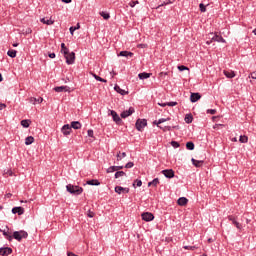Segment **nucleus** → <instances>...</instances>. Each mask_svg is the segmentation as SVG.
I'll return each instance as SVG.
<instances>
[{"mask_svg":"<svg viewBox=\"0 0 256 256\" xmlns=\"http://www.w3.org/2000/svg\"><path fill=\"white\" fill-rule=\"evenodd\" d=\"M66 189L68 193H71V195H81V193H83V189L81 187L72 184H68Z\"/></svg>","mask_w":256,"mask_h":256,"instance_id":"nucleus-1","label":"nucleus"},{"mask_svg":"<svg viewBox=\"0 0 256 256\" xmlns=\"http://www.w3.org/2000/svg\"><path fill=\"white\" fill-rule=\"evenodd\" d=\"M28 236L29 234L24 230L15 231L13 233V237L16 239V241H21V239H27Z\"/></svg>","mask_w":256,"mask_h":256,"instance_id":"nucleus-2","label":"nucleus"},{"mask_svg":"<svg viewBox=\"0 0 256 256\" xmlns=\"http://www.w3.org/2000/svg\"><path fill=\"white\" fill-rule=\"evenodd\" d=\"M108 115H111V117L113 118V121L117 125H121V123H123V120H121V117H119V114H117V112H115V110H109Z\"/></svg>","mask_w":256,"mask_h":256,"instance_id":"nucleus-3","label":"nucleus"},{"mask_svg":"<svg viewBox=\"0 0 256 256\" xmlns=\"http://www.w3.org/2000/svg\"><path fill=\"white\" fill-rule=\"evenodd\" d=\"M147 127V120L146 119H138L136 121V129L137 131H143Z\"/></svg>","mask_w":256,"mask_h":256,"instance_id":"nucleus-4","label":"nucleus"},{"mask_svg":"<svg viewBox=\"0 0 256 256\" xmlns=\"http://www.w3.org/2000/svg\"><path fill=\"white\" fill-rule=\"evenodd\" d=\"M64 57L68 65H73V63H75V52H68L67 54H64Z\"/></svg>","mask_w":256,"mask_h":256,"instance_id":"nucleus-5","label":"nucleus"},{"mask_svg":"<svg viewBox=\"0 0 256 256\" xmlns=\"http://www.w3.org/2000/svg\"><path fill=\"white\" fill-rule=\"evenodd\" d=\"M56 93H71V88L69 86H58L54 88Z\"/></svg>","mask_w":256,"mask_h":256,"instance_id":"nucleus-6","label":"nucleus"},{"mask_svg":"<svg viewBox=\"0 0 256 256\" xmlns=\"http://www.w3.org/2000/svg\"><path fill=\"white\" fill-rule=\"evenodd\" d=\"M213 41H217V43H225V40L221 36H219L217 34H215L211 38V41H207L206 43H207V45H211V43H213Z\"/></svg>","mask_w":256,"mask_h":256,"instance_id":"nucleus-7","label":"nucleus"},{"mask_svg":"<svg viewBox=\"0 0 256 256\" xmlns=\"http://www.w3.org/2000/svg\"><path fill=\"white\" fill-rule=\"evenodd\" d=\"M162 175L166 176L168 179H173V177H175V171H173V169H166L162 171Z\"/></svg>","mask_w":256,"mask_h":256,"instance_id":"nucleus-8","label":"nucleus"},{"mask_svg":"<svg viewBox=\"0 0 256 256\" xmlns=\"http://www.w3.org/2000/svg\"><path fill=\"white\" fill-rule=\"evenodd\" d=\"M135 113L134 108H129V110L123 111L120 115L122 119H127V117H130V115H133Z\"/></svg>","mask_w":256,"mask_h":256,"instance_id":"nucleus-9","label":"nucleus"},{"mask_svg":"<svg viewBox=\"0 0 256 256\" xmlns=\"http://www.w3.org/2000/svg\"><path fill=\"white\" fill-rule=\"evenodd\" d=\"M142 219L143 221H153L155 219V216L151 212H144L142 213Z\"/></svg>","mask_w":256,"mask_h":256,"instance_id":"nucleus-10","label":"nucleus"},{"mask_svg":"<svg viewBox=\"0 0 256 256\" xmlns=\"http://www.w3.org/2000/svg\"><path fill=\"white\" fill-rule=\"evenodd\" d=\"M61 131H62L63 135H65V137H67V135H71L72 129L69 124H66L62 127Z\"/></svg>","mask_w":256,"mask_h":256,"instance_id":"nucleus-11","label":"nucleus"},{"mask_svg":"<svg viewBox=\"0 0 256 256\" xmlns=\"http://www.w3.org/2000/svg\"><path fill=\"white\" fill-rule=\"evenodd\" d=\"M12 253H13V250L9 247L0 248V255H2V256L11 255Z\"/></svg>","mask_w":256,"mask_h":256,"instance_id":"nucleus-12","label":"nucleus"},{"mask_svg":"<svg viewBox=\"0 0 256 256\" xmlns=\"http://www.w3.org/2000/svg\"><path fill=\"white\" fill-rule=\"evenodd\" d=\"M115 193H118V195H121V193H129V188H123L121 186H116Z\"/></svg>","mask_w":256,"mask_h":256,"instance_id":"nucleus-13","label":"nucleus"},{"mask_svg":"<svg viewBox=\"0 0 256 256\" xmlns=\"http://www.w3.org/2000/svg\"><path fill=\"white\" fill-rule=\"evenodd\" d=\"M199 99H201V94H199V93H192L190 96V101L192 103H197V101H199Z\"/></svg>","mask_w":256,"mask_h":256,"instance_id":"nucleus-14","label":"nucleus"},{"mask_svg":"<svg viewBox=\"0 0 256 256\" xmlns=\"http://www.w3.org/2000/svg\"><path fill=\"white\" fill-rule=\"evenodd\" d=\"M12 213L15 215V214H18V215H23V213H25V209L23 207H14L12 209Z\"/></svg>","mask_w":256,"mask_h":256,"instance_id":"nucleus-15","label":"nucleus"},{"mask_svg":"<svg viewBox=\"0 0 256 256\" xmlns=\"http://www.w3.org/2000/svg\"><path fill=\"white\" fill-rule=\"evenodd\" d=\"M224 75L228 79H233V77H235V72L232 70H224Z\"/></svg>","mask_w":256,"mask_h":256,"instance_id":"nucleus-16","label":"nucleus"},{"mask_svg":"<svg viewBox=\"0 0 256 256\" xmlns=\"http://www.w3.org/2000/svg\"><path fill=\"white\" fill-rule=\"evenodd\" d=\"M29 102L32 103V105H35L36 103H43V98H41V97H39V98L31 97L29 99Z\"/></svg>","mask_w":256,"mask_h":256,"instance_id":"nucleus-17","label":"nucleus"},{"mask_svg":"<svg viewBox=\"0 0 256 256\" xmlns=\"http://www.w3.org/2000/svg\"><path fill=\"white\" fill-rule=\"evenodd\" d=\"M118 57H133V53L132 52H129V51H121L119 54H118Z\"/></svg>","mask_w":256,"mask_h":256,"instance_id":"nucleus-18","label":"nucleus"},{"mask_svg":"<svg viewBox=\"0 0 256 256\" xmlns=\"http://www.w3.org/2000/svg\"><path fill=\"white\" fill-rule=\"evenodd\" d=\"M228 219L229 221H232L233 225H235L237 229H241V224L235 220V217L229 216Z\"/></svg>","mask_w":256,"mask_h":256,"instance_id":"nucleus-19","label":"nucleus"},{"mask_svg":"<svg viewBox=\"0 0 256 256\" xmlns=\"http://www.w3.org/2000/svg\"><path fill=\"white\" fill-rule=\"evenodd\" d=\"M171 120V118H161V119H159L158 121H154V125H157V127H160V129H163L161 126H159V125H161V123H165V121H170Z\"/></svg>","mask_w":256,"mask_h":256,"instance_id":"nucleus-20","label":"nucleus"},{"mask_svg":"<svg viewBox=\"0 0 256 256\" xmlns=\"http://www.w3.org/2000/svg\"><path fill=\"white\" fill-rule=\"evenodd\" d=\"M71 129H81V122L79 121H73L71 122Z\"/></svg>","mask_w":256,"mask_h":256,"instance_id":"nucleus-21","label":"nucleus"},{"mask_svg":"<svg viewBox=\"0 0 256 256\" xmlns=\"http://www.w3.org/2000/svg\"><path fill=\"white\" fill-rule=\"evenodd\" d=\"M194 167H202L203 160H195L194 158L191 159Z\"/></svg>","mask_w":256,"mask_h":256,"instance_id":"nucleus-22","label":"nucleus"},{"mask_svg":"<svg viewBox=\"0 0 256 256\" xmlns=\"http://www.w3.org/2000/svg\"><path fill=\"white\" fill-rule=\"evenodd\" d=\"M160 107H175L177 105V102H168V103H158Z\"/></svg>","mask_w":256,"mask_h":256,"instance_id":"nucleus-23","label":"nucleus"},{"mask_svg":"<svg viewBox=\"0 0 256 256\" xmlns=\"http://www.w3.org/2000/svg\"><path fill=\"white\" fill-rule=\"evenodd\" d=\"M40 21H41V23H44V25H53L55 23V21L51 20V18L48 20L45 18H42V19H40Z\"/></svg>","mask_w":256,"mask_h":256,"instance_id":"nucleus-24","label":"nucleus"},{"mask_svg":"<svg viewBox=\"0 0 256 256\" xmlns=\"http://www.w3.org/2000/svg\"><path fill=\"white\" fill-rule=\"evenodd\" d=\"M188 201L189 200L187 198L181 197L178 199V205H181V206L187 205Z\"/></svg>","mask_w":256,"mask_h":256,"instance_id":"nucleus-25","label":"nucleus"},{"mask_svg":"<svg viewBox=\"0 0 256 256\" xmlns=\"http://www.w3.org/2000/svg\"><path fill=\"white\" fill-rule=\"evenodd\" d=\"M138 77L139 79H149V77H151V73H147V72L140 73L138 74Z\"/></svg>","mask_w":256,"mask_h":256,"instance_id":"nucleus-26","label":"nucleus"},{"mask_svg":"<svg viewBox=\"0 0 256 256\" xmlns=\"http://www.w3.org/2000/svg\"><path fill=\"white\" fill-rule=\"evenodd\" d=\"M114 89H115V91L117 92V93H120V95H127V91H125V90H123V89H121V87H119V86H115L114 87Z\"/></svg>","mask_w":256,"mask_h":256,"instance_id":"nucleus-27","label":"nucleus"},{"mask_svg":"<svg viewBox=\"0 0 256 256\" xmlns=\"http://www.w3.org/2000/svg\"><path fill=\"white\" fill-rule=\"evenodd\" d=\"M61 53H63V55H67V53H69V48L65 46V43L61 44Z\"/></svg>","mask_w":256,"mask_h":256,"instance_id":"nucleus-28","label":"nucleus"},{"mask_svg":"<svg viewBox=\"0 0 256 256\" xmlns=\"http://www.w3.org/2000/svg\"><path fill=\"white\" fill-rule=\"evenodd\" d=\"M34 141H35V138H33V136H28L25 139V145H31Z\"/></svg>","mask_w":256,"mask_h":256,"instance_id":"nucleus-29","label":"nucleus"},{"mask_svg":"<svg viewBox=\"0 0 256 256\" xmlns=\"http://www.w3.org/2000/svg\"><path fill=\"white\" fill-rule=\"evenodd\" d=\"M31 124V120H22L21 121V125L22 127H24L25 129L29 128V125Z\"/></svg>","mask_w":256,"mask_h":256,"instance_id":"nucleus-30","label":"nucleus"},{"mask_svg":"<svg viewBox=\"0 0 256 256\" xmlns=\"http://www.w3.org/2000/svg\"><path fill=\"white\" fill-rule=\"evenodd\" d=\"M8 57H11L12 59H15L17 57V52L15 50H9L7 52Z\"/></svg>","mask_w":256,"mask_h":256,"instance_id":"nucleus-31","label":"nucleus"},{"mask_svg":"<svg viewBox=\"0 0 256 256\" xmlns=\"http://www.w3.org/2000/svg\"><path fill=\"white\" fill-rule=\"evenodd\" d=\"M186 148L189 150V151H193V149H195V144L193 142H187L186 143Z\"/></svg>","mask_w":256,"mask_h":256,"instance_id":"nucleus-32","label":"nucleus"},{"mask_svg":"<svg viewBox=\"0 0 256 256\" xmlns=\"http://www.w3.org/2000/svg\"><path fill=\"white\" fill-rule=\"evenodd\" d=\"M93 77L96 79V81H100L101 83H107V80L101 78L97 74L92 73Z\"/></svg>","mask_w":256,"mask_h":256,"instance_id":"nucleus-33","label":"nucleus"},{"mask_svg":"<svg viewBox=\"0 0 256 256\" xmlns=\"http://www.w3.org/2000/svg\"><path fill=\"white\" fill-rule=\"evenodd\" d=\"M184 120L186 123H193V116L191 114H187Z\"/></svg>","mask_w":256,"mask_h":256,"instance_id":"nucleus-34","label":"nucleus"},{"mask_svg":"<svg viewBox=\"0 0 256 256\" xmlns=\"http://www.w3.org/2000/svg\"><path fill=\"white\" fill-rule=\"evenodd\" d=\"M158 183H159V178H156L152 182L148 183V187H151V185H153L154 187H157Z\"/></svg>","mask_w":256,"mask_h":256,"instance_id":"nucleus-35","label":"nucleus"},{"mask_svg":"<svg viewBox=\"0 0 256 256\" xmlns=\"http://www.w3.org/2000/svg\"><path fill=\"white\" fill-rule=\"evenodd\" d=\"M125 172L123 171H118L115 173V179H119V177H125Z\"/></svg>","mask_w":256,"mask_h":256,"instance_id":"nucleus-36","label":"nucleus"},{"mask_svg":"<svg viewBox=\"0 0 256 256\" xmlns=\"http://www.w3.org/2000/svg\"><path fill=\"white\" fill-rule=\"evenodd\" d=\"M116 157H117V161H121L122 157H127V153L123 152L121 154V152H118Z\"/></svg>","mask_w":256,"mask_h":256,"instance_id":"nucleus-37","label":"nucleus"},{"mask_svg":"<svg viewBox=\"0 0 256 256\" xmlns=\"http://www.w3.org/2000/svg\"><path fill=\"white\" fill-rule=\"evenodd\" d=\"M88 185H101V183L99 182V180H90L87 182Z\"/></svg>","mask_w":256,"mask_h":256,"instance_id":"nucleus-38","label":"nucleus"},{"mask_svg":"<svg viewBox=\"0 0 256 256\" xmlns=\"http://www.w3.org/2000/svg\"><path fill=\"white\" fill-rule=\"evenodd\" d=\"M101 17H103V19L107 20L111 18V15H109V13L106 12H100Z\"/></svg>","mask_w":256,"mask_h":256,"instance_id":"nucleus-39","label":"nucleus"},{"mask_svg":"<svg viewBox=\"0 0 256 256\" xmlns=\"http://www.w3.org/2000/svg\"><path fill=\"white\" fill-rule=\"evenodd\" d=\"M3 235L8 239V241H11L13 239V236L9 234V232L3 231Z\"/></svg>","mask_w":256,"mask_h":256,"instance_id":"nucleus-40","label":"nucleus"},{"mask_svg":"<svg viewBox=\"0 0 256 256\" xmlns=\"http://www.w3.org/2000/svg\"><path fill=\"white\" fill-rule=\"evenodd\" d=\"M239 141L240 143H247V141H249V138L247 136H240Z\"/></svg>","mask_w":256,"mask_h":256,"instance_id":"nucleus-41","label":"nucleus"},{"mask_svg":"<svg viewBox=\"0 0 256 256\" xmlns=\"http://www.w3.org/2000/svg\"><path fill=\"white\" fill-rule=\"evenodd\" d=\"M199 7H200L201 13H205V11H207V8H206V6H205L203 3H201V4L199 5Z\"/></svg>","mask_w":256,"mask_h":256,"instance_id":"nucleus-42","label":"nucleus"},{"mask_svg":"<svg viewBox=\"0 0 256 256\" xmlns=\"http://www.w3.org/2000/svg\"><path fill=\"white\" fill-rule=\"evenodd\" d=\"M171 3H173V1H168V2H164L162 4H160L156 9H161V7H163L164 5H171Z\"/></svg>","mask_w":256,"mask_h":256,"instance_id":"nucleus-43","label":"nucleus"},{"mask_svg":"<svg viewBox=\"0 0 256 256\" xmlns=\"http://www.w3.org/2000/svg\"><path fill=\"white\" fill-rule=\"evenodd\" d=\"M171 145H172V147H174V149H177L180 147L179 142H177V141H172Z\"/></svg>","mask_w":256,"mask_h":256,"instance_id":"nucleus-44","label":"nucleus"},{"mask_svg":"<svg viewBox=\"0 0 256 256\" xmlns=\"http://www.w3.org/2000/svg\"><path fill=\"white\" fill-rule=\"evenodd\" d=\"M128 5H129V7L133 8V7H135V5H139V1H137V0L136 1H131V2H129Z\"/></svg>","mask_w":256,"mask_h":256,"instance_id":"nucleus-45","label":"nucleus"},{"mask_svg":"<svg viewBox=\"0 0 256 256\" xmlns=\"http://www.w3.org/2000/svg\"><path fill=\"white\" fill-rule=\"evenodd\" d=\"M135 184L137 187H141L143 185V182L141 180H135V183L133 184V187H135Z\"/></svg>","mask_w":256,"mask_h":256,"instance_id":"nucleus-46","label":"nucleus"},{"mask_svg":"<svg viewBox=\"0 0 256 256\" xmlns=\"http://www.w3.org/2000/svg\"><path fill=\"white\" fill-rule=\"evenodd\" d=\"M178 69H179L180 71H189V68H187V66H183V65L178 66Z\"/></svg>","mask_w":256,"mask_h":256,"instance_id":"nucleus-47","label":"nucleus"},{"mask_svg":"<svg viewBox=\"0 0 256 256\" xmlns=\"http://www.w3.org/2000/svg\"><path fill=\"white\" fill-rule=\"evenodd\" d=\"M87 217L93 218V217H95V213L93 211L89 210L87 212Z\"/></svg>","mask_w":256,"mask_h":256,"instance_id":"nucleus-48","label":"nucleus"},{"mask_svg":"<svg viewBox=\"0 0 256 256\" xmlns=\"http://www.w3.org/2000/svg\"><path fill=\"white\" fill-rule=\"evenodd\" d=\"M107 173H115V167L111 166L107 169Z\"/></svg>","mask_w":256,"mask_h":256,"instance_id":"nucleus-49","label":"nucleus"},{"mask_svg":"<svg viewBox=\"0 0 256 256\" xmlns=\"http://www.w3.org/2000/svg\"><path fill=\"white\" fill-rule=\"evenodd\" d=\"M207 113H210V115H215V113H217V110H215V109H208Z\"/></svg>","mask_w":256,"mask_h":256,"instance_id":"nucleus-50","label":"nucleus"},{"mask_svg":"<svg viewBox=\"0 0 256 256\" xmlns=\"http://www.w3.org/2000/svg\"><path fill=\"white\" fill-rule=\"evenodd\" d=\"M184 249H189L190 251H195V246H184Z\"/></svg>","mask_w":256,"mask_h":256,"instance_id":"nucleus-51","label":"nucleus"},{"mask_svg":"<svg viewBox=\"0 0 256 256\" xmlns=\"http://www.w3.org/2000/svg\"><path fill=\"white\" fill-rule=\"evenodd\" d=\"M133 165H134L133 162H128L125 167L126 169H131Z\"/></svg>","mask_w":256,"mask_h":256,"instance_id":"nucleus-52","label":"nucleus"},{"mask_svg":"<svg viewBox=\"0 0 256 256\" xmlns=\"http://www.w3.org/2000/svg\"><path fill=\"white\" fill-rule=\"evenodd\" d=\"M219 127H225V125H223V124H215L213 126V129H219Z\"/></svg>","mask_w":256,"mask_h":256,"instance_id":"nucleus-53","label":"nucleus"},{"mask_svg":"<svg viewBox=\"0 0 256 256\" xmlns=\"http://www.w3.org/2000/svg\"><path fill=\"white\" fill-rule=\"evenodd\" d=\"M71 35H73V33H75V31H77V28H74V26L70 27L69 29Z\"/></svg>","mask_w":256,"mask_h":256,"instance_id":"nucleus-54","label":"nucleus"},{"mask_svg":"<svg viewBox=\"0 0 256 256\" xmlns=\"http://www.w3.org/2000/svg\"><path fill=\"white\" fill-rule=\"evenodd\" d=\"M4 175H9L10 177H12V176H13V171L7 170V171L4 173Z\"/></svg>","mask_w":256,"mask_h":256,"instance_id":"nucleus-55","label":"nucleus"},{"mask_svg":"<svg viewBox=\"0 0 256 256\" xmlns=\"http://www.w3.org/2000/svg\"><path fill=\"white\" fill-rule=\"evenodd\" d=\"M114 167V171H121V169H123V166H113Z\"/></svg>","mask_w":256,"mask_h":256,"instance_id":"nucleus-56","label":"nucleus"},{"mask_svg":"<svg viewBox=\"0 0 256 256\" xmlns=\"http://www.w3.org/2000/svg\"><path fill=\"white\" fill-rule=\"evenodd\" d=\"M167 75V72H161L159 74V77H161L162 79H165V76Z\"/></svg>","mask_w":256,"mask_h":256,"instance_id":"nucleus-57","label":"nucleus"},{"mask_svg":"<svg viewBox=\"0 0 256 256\" xmlns=\"http://www.w3.org/2000/svg\"><path fill=\"white\" fill-rule=\"evenodd\" d=\"M249 77L251 79H256V72H252Z\"/></svg>","mask_w":256,"mask_h":256,"instance_id":"nucleus-58","label":"nucleus"},{"mask_svg":"<svg viewBox=\"0 0 256 256\" xmlns=\"http://www.w3.org/2000/svg\"><path fill=\"white\" fill-rule=\"evenodd\" d=\"M5 107H7V105L0 103V111H3V109H5Z\"/></svg>","mask_w":256,"mask_h":256,"instance_id":"nucleus-59","label":"nucleus"},{"mask_svg":"<svg viewBox=\"0 0 256 256\" xmlns=\"http://www.w3.org/2000/svg\"><path fill=\"white\" fill-rule=\"evenodd\" d=\"M162 129H163V131H171V127L170 126H166V127L162 128Z\"/></svg>","mask_w":256,"mask_h":256,"instance_id":"nucleus-60","label":"nucleus"},{"mask_svg":"<svg viewBox=\"0 0 256 256\" xmlns=\"http://www.w3.org/2000/svg\"><path fill=\"white\" fill-rule=\"evenodd\" d=\"M88 137H93V130H88Z\"/></svg>","mask_w":256,"mask_h":256,"instance_id":"nucleus-61","label":"nucleus"},{"mask_svg":"<svg viewBox=\"0 0 256 256\" xmlns=\"http://www.w3.org/2000/svg\"><path fill=\"white\" fill-rule=\"evenodd\" d=\"M5 197H6L7 199H11V197H13V194L8 193V194L5 195Z\"/></svg>","mask_w":256,"mask_h":256,"instance_id":"nucleus-62","label":"nucleus"},{"mask_svg":"<svg viewBox=\"0 0 256 256\" xmlns=\"http://www.w3.org/2000/svg\"><path fill=\"white\" fill-rule=\"evenodd\" d=\"M48 56L50 57V59H55V53H50Z\"/></svg>","mask_w":256,"mask_h":256,"instance_id":"nucleus-63","label":"nucleus"},{"mask_svg":"<svg viewBox=\"0 0 256 256\" xmlns=\"http://www.w3.org/2000/svg\"><path fill=\"white\" fill-rule=\"evenodd\" d=\"M74 29H76V31H77V29H81V24H77L76 26H74Z\"/></svg>","mask_w":256,"mask_h":256,"instance_id":"nucleus-64","label":"nucleus"}]
</instances>
